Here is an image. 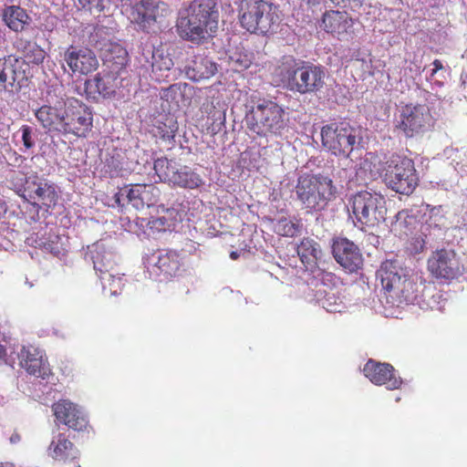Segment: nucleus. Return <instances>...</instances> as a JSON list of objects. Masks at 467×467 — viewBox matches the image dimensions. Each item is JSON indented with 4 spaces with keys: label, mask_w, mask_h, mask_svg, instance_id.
I'll list each match as a JSON object with an SVG mask.
<instances>
[{
    "label": "nucleus",
    "mask_w": 467,
    "mask_h": 467,
    "mask_svg": "<svg viewBox=\"0 0 467 467\" xmlns=\"http://www.w3.org/2000/svg\"><path fill=\"white\" fill-rule=\"evenodd\" d=\"M19 365L27 373L45 379L50 374V369L44 359V353L33 346L22 347L18 353Z\"/></svg>",
    "instance_id": "obj_18"
},
{
    "label": "nucleus",
    "mask_w": 467,
    "mask_h": 467,
    "mask_svg": "<svg viewBox=\"0 0 467 467\" xmlns=\"http://www.w3.org/2000/svg\"><path fill=\"white\" fill-rule=\"evenodd\" d=\"M171 182L177 184L180 187L194 189L199 187L202 181L201 177L192 171L188 167H182L175 170L171 176Z\"/></svg>",
    "instance_id": "obj_32"
},
{
    "label": "nucleus",
    "mask_w": 467,
    "mask_h": 467,
    "mask_svg": "<svg viewBox=\"0 0 467 467\" xmlns=\"http://www.w3.org/2000/svg\"><path fill=\"white\" fill-rule=\"evenodd\" d=\"M25 60L26 63V67H28V63L39 64L43 61L45 57V52L35 43H27L25 47L24 50Z\"/></svg>",
    "instance_id": "obj_39"
},
{
    "label": "nucleus",
    "mask_w": 467,
    "mask_h": 467,
    "mask_svg": "<svg viewBox=\"0 0 467 467\" xmlns=\"http://www.w3.org/2000/svg\"><path fill=\"white\" fill-rule=\"evenodd\" d=\"M184 72L189 79L201 81L214 76L217 72V65L205 56L195 55L187 59Z\"/></svg>",
    "instance_id": "obj_22"
},
{
    "label": "nucleus",
    "mask_w": 467,
    "mask_h": 467,
    "mask_svg": "<svg viewBox=\"0 0 467 467\" xmlns=\"http://www.w3.org/2000/svg\"><path fill=\"white\" fill-rule=\"evenodd\" d=\"M333 4L339 5L341 3H345L348 0H330Z\"/></svg>",
    "instance_id": "obj_50"
},
{
    "label": "nucleus",
    "mask_w": 467,
    "mask_h": 467,
    "mask_svg": "<svg viewBox=\"0 0 467 467\" xmlns=\"http://www.w3.org/2000/svg\"><path fill=\"white\" fill-rule=\"evenodd\" d=\"M19 181L24 184L17 190V193L31 202V204L38 210L41 205L50 208L54 206L57 200V194L55 187L52 184L47 183L42 180H38L36 177L26 178L24 175H20Z\"/></svg>",
    "instance_id": "obj_11"
},
{
    "label": "nucleus",
    "mask_w": 467,
    "mask_h": 467,
    "mask_svg": "<svg viewBox=\"0 0 467 467\" xmlns=\"http://www.w3.org/2000/svg\"><path fill=\"white\" fill-rule=\"evenodd\" d=\"M248 129L260 136H280L286 129L288 118L284 108L271 99H258L246 114Z\"/></svg>",
    "instance_id": "obj_3"
},
{
    "label": "nucleus",
    "mask_w": 467,
    "mask_h": 467,
    "mask_svg": "<svg viewBox=\"0 0 467 467\" xmlns=\"http://www.w3.org/2000/svg\"><path fill=\"white\" fill-rule=\"evenodd\" d=\"M154 171L161 180L171 182V176L175 171V163L170 161L167 158H160L154 161Z\"/></svg>",
    "instance_id": "obj_38"
},
{
    "label": "nucleus",
    "mask_w": 467,
    "mask_h": 467,
    "mask_svg": "<svg viewBox=\"0 0 467 467\" xmlns=\"http://www.w3.org/2000/svg\"><path fill=\"white\" fill-rule=\"evenodd\" d=\"M19 131L21 132V138L25 148L26 150L32 149L35 146L33 129L27 125H23Z\"/></svg>",
    "instance_id": "obj_42"
},
{
    "label": "nucleus",
    "mask_w": 467,
    "mask_h": 467,
    "mask_svg": "<svg viewBox=\"0 0 467 467\" xmlns=\"http://www.w3.org/2000/svg\"><path fill=\"white\" fill-rule=\"evenodd\" d=\"M428 270L436 278L453 279L462 273V267L453 251L441 249L429 257Z\"/></svg>",
    "instance_id": "obj_14"
},
{
    "label": "nucleus",
    "mask_w": 467,
    "mask_h": 467,
    "mask_svg": "<svg viewBox=\"0 0 467 467\" xmlns=\"http://www.w3.org/2000/svg\"><path fill=\"white\" fill-rule=\"evenodd\" d=\"M296 193L305 209L321 211L336 197L337 188L327 176L306 175L298 179Z\"/></svg>",
    "instance_id": "obj_4"
},
{
    "label": "nucleus",
    "mask_w": 467,
    "mask_h": 467,
    "mask_svg": "<svg viewBox=\"0 0 467 467\" xmlns=\"http://www.w3.org/2000/svg\"><path fill=\"white\" fill-rule=\"evenodd\" d=\"M297 254L303 263L310 264L321 258L319 244L310 238H304L297 245Z\"/></svg>",
    "instance_id": "obj_33"
},
{
    "label": "nucleus",
    "mask_w": 467,
    "mask_h": 467,
    "mask_svg": "<svg viewBox=\"0 0 467 467\" xmlns=\"http://www.w3.org/2000/svg\"><path fill=\"white\" fill-rule=\"evenodd\" d=\"M418 225L419 222L416 217L410 215L407 211L403 210L396 214L395 220L391 223L390 230L395 235L402 238L412 234Z\"/></svg>",
    "instance_id": "obj_28"
},
{
    "label": "nucleus",
    "mask_w": 467,
    "mask_h": 467,
    "mask_svg": "<svg viewBox=\"0 0 467 467\" xmlns=\"http://www.w3.org/2000/svg\"><path fill=\"white\" fill-rule=\"evenodd\" d=\"M104 56L107 62L112 63L114 70L122 69L128 62V52L119 44H109Z\"/></svg>",
    "instance_id": "obj_34"
},
{
    "label": "nucleus",
    "mask_w": 467,
    "mask_h": 467,
    "mask_svg": "<svg viewBox=\"0 0 467 467\" xmlns=\"http://www.w3.org/2000/svg\"><path fill=\"white\" fill-rule=\"evenodd\" d=\"M179 36L193 43L210 38L218 27L215 0H194L180 12L176 24Z\"/></svg>",
    "instance_id": "obj_1"
},
{
    "label": "nucleus",
    "mask_w": 467,
    "mask_h": 467,
    "mask_svg": "<svg viewBox=\"0 0 467 467\" xmlns=\"http://www.w3.org/2000/svg\"><path fill=\"white\" fill-rule=\"evenodd\" d=\"M83 7H88L90 11L101 13L109 8L110 0H78Z\"/></svg>",
    "instance_id": "obj_40"
},
{
    "label": "nucleus",
    "mask_w": 467,
    "mask_h": 467,
    "mask_svg": "<svg viewBox=\"0 0 467 467\" xmlns=\"http://www.w3.org/2000/svg\"><path fill=\"white\" fill-rule=\"evenodd\" d=\"M48 450L50 456L57 461L74 460L78 455V451L73 443L62 434L57 436V441H52Z\"/></svg>",
    "instance_id": "obj_27"
},
{
    "label": "nucleus",
    "mask_w": 467,
    "mask_h": 467,
    "mask_svg": "<svg viewBox=\"0 0 467 467\" xmlns=\"http://www.w3.org/2000/svg\"><path fill=\"white\" fill-rule=\"evenodd\" d=\"M365 376L376 385H386L388 389H399L402 381L394 375V368L388 363L369 360L364 367Z\"/></svg>",
    "instance_id": "obj_19"
},
{
    "label": "nucleus",
    "mask_w": 467,
    "mask_h": 467,
    "mask_svg": "<svg viewBox=\"0 0 467 467\" xmlns=\"http://www.w3.org/2000/svg\"><path fill=\"white\" fill-rule=\"evenodd\" d=\"M2 18L5 24L15 32L23 31L31 20L26 10L17 5L4 8Z\"/></svg>",
    "instance_id": "obj_24"
},
{
    "label": "nucleus",
    "mask_w": 467,
    "mask_h": 467,
    "mask_svg": "<svg viewBox=\"0 0 467 467\" xmlns=\"http://www.w3.org/2000/svg\"><path fill=\"white\" fill-rule=\"evenodd\" d=\"M177 94H181L179 88L176 86H170L167 88H164L161 92V98L169 101L175 99Z\"/></svg>",
    "instance_id": "obj_43"
},
{
    "label": "nucleus",
    "mask_w": 467,
    "mask_h": 467,
    "mask_svg": "<svg viewBox=\"0 0 467 467\" xmlns=\"http://www.w3.org/2000/svg\"><path fill=\"white\" fill-rule=\"evenodd\" d=\"M348 208L356 220L354 223L367 227H374L384 222L387 213L383 195L370 191H360L351 195Z\"/></svg>",
    "instance_id": "obj_5"
},
{
    "label": "nucleus",
    "mask_w": 467,
    "mask_h": 467,
    "mask_svg": "<svg viewBox=\"0 0 467 467\" xmlns=\"http://www.w3.org/2000/svg\"><path fill=\"white\" fill-rule=\"evenodd\" d=\"M66 1H67V0H53V3H54L56 5H64Z\"/></svg>",
    "instance_id": "obj_49"
},
{
    "label": "nucleus",
    "mask_w": 467,
    "mask_h": 467,
    "mask_svg": "<svg viewBox=\"0 0 467 467\" xmlns=\"http://www.w3.org/2000/svg\"><path fill=\"white\" fill-rule=\"evenodd\" d=\"M166 219L164 217H159L151 221V227L158 231L165 229Z\"/></svg>",
    "instance_id": "obj_44"
},
{
    "label": "nucleus",
    "mask_w": 467,
    "mask_h": 467,
    "mask_svg": "<svg viewBox=\"0 0 467 467\" xmlns=\"http://www.w3.org/2000/svg\"><path fill=\"white\" fill-rule=\"evenodd\" d=\"M424 229H428L427 226H423L421 225L420 226V234H415L411 240H410V251L414 254H418V253H420L423 251L424 249V246H425V239L423 238V235L424 234Z\"/></svg>",
    "instance_id": "obj_41"
},
{
    "label": "nucleus",
    "mask_w": 467,
    "mask_h": 467,
    "mask_svg": "<svg viewBox=\"0 0 467 467\" xmlns=\"http://www.w3.org/2000/svg\"><path fill=\"white\" fill-rule=\"evenodd\" d=\"M64 60L74 73L87 75L99 67V60L94 52L88 48L68 47Z\"/></svg>",
    "instance_id": "obj_16"
},
{
    "label": "nucleus",
    "mask_w": 467,
    "mask_h": 467,
    "mask_svg": "<svg viewBox=\"0 0 467 467\" xmlns=\"http://www.w3.org/2000/svg\"><path fill=\"white\" fill-rule=\"evenodd\" d=\"M332 254L337 263L350 273L358 270L363 264L359 248L347 238L334 240Z\"/></svg>",
    "instance_id": "obj_15"
},
{
    "label": "nucleus",
    "mask_w": 467,
    "mask_h": 467,
    "mask_svg": "<svg viewBox=\"0 0 467 467\" xmlns=\"http://www.w3.org/2000/svg\"><path fill=\"white\" fill-rule=\"evenodd\" d=\"M275 232L283 236L293 237L299 232L298 224L290 219L282 217L274 223Z\"/></svg>",
    "instance_id": "obj_37"
},
{
    "label": "nucleus",
    "mask_w": 467,
    "mask_h": 467,
    "mask_svg": "<svg viewBox=\"0 0 467 467\" xmlns=\"http://www.w3.org/2000/svg\"><path fill=\"white\" fill-rule=\"evenodd\" d=\"M149 264L165 275H174L180 269V261L178 255L173 253L160 252L152 254L149 259Z\"/></svg>",
    "instance_id": "obj_25"
},
{
    "label": "nucleus",
    "mask_w": 467,
    "mask_h": 467,
    "mask_svg": "<svg viewBox=\"0 0 467 467\" xmlns=\"http://www.w3.org/2000/svg\"><path fill=\"white\" fill-rule=\"evenodd\" d=\"M235 66V70H239L242 68H247L250 65V61L248 59H236L234 61Z\"/></svg>",
    "instance_id": "obj_45"
},
{
    "label": "nucleus",
    "mask_w": 467,
    "mask_h": 467,
    "mask_svg": "<svg viewBox=\"0 0 467 467\" xmlns=\"http://www.w3.org/2000/svg\"><path fill=\"white\" fill-rule=\"evenodd\" d=\"M90 113L78 105L72 103L66 106L62 133H73L78 137L85 136L91 126Z\"/></svg>",
    "instance_id": "obj_17"
},
{
    "label": "nucleus",
    "mask_w": 467,
    "mask_h": 467,
    "mask_svg": "<svg viewBox=\"0 0 467 467\" xmlns=\"http://www.w3.org/2000/svg\"><path fill=\"white\" fill-rule=\"evenodd\" d=\"M130 23L142 31H149L156 23H161L171 13L167 4L161 0H140L126 9Z\"/></svg>",
    "instance_id": "obj_10"
},
{
    "label": "nucleus",
    "mask_w": 467,
    "mask_h": 467,
    "mask_svg": "<svg viewBox=\"0 0 467 467\" xmlns=\"http://www.w3.org/2000/svg\"><path fill=\"white\" fill-rule=\"evenodd\" d=\"M86 91L96 98L102 96L103 98L110 97L114 94V86L111 84V78L109 76L100 77L97 75L94 78L88 79L85 82Z\"/></svg>",
    "instance_id": "obj_29"
},
{
    "label": "nucleus",
    "mask_w": 467,
    "mask_h": 467,
    "mask_svg": "<svg viewBox=\"0 0 467 467\" xmlns=\"http://www.w3.org/2000/svg\"><path fill=\"white\" fill-rule=\"evenodd\" d=\"M137 191H139V184H133L119 190L114 196L116 203L119 206H125L127 202L131 204L136 210L145 208L141 195L135 193Z\"/></svg>",
    "instance_id": "obj_30"
},
{
    "label": "nucleus",
    "mask_w": 467,
    "mask_h": 467,
    "mask_svg": "<svg viewBox=\"0 0 467 467\" xmlns=\"http://www.w3.org/2000/svg\"><path fill=\"white\" fill-rule=\"evenodd\" d=\"M230 257H231V259H233V260H236V259L239 257V254H238V252H236V251H233V252L230 254Z\"/></svg>",
    "instance_id": "obj_47"
},
{
    "label": "nucleus",
    "mask_w": 467,
    "mask_h": 467,
    "mask_svg": "<svg viewBox=\"0 0 467 467\" xmlns=\"http://www.w3.org/2000/svg\"><path fill=\"white\" fill-rule=\"evenodd\" d=\"M330 312L336 311V309H327Z\"/></svg>",
    "instance_id": "obj_51"
},
{
    "label": "nucleus",
    "mask_w": 467,
    "mask_h": 467,
    "mask_svg": "<svg viewBox=\"0 0 467 467\" xmlns=\"http://www.w3.org/2000/svg\"><path fill=\"white\" fill-rule=\"evenodd\" d=\"M53 411L57 420L73 430L81 431L87 426L83 412L68 400H59L55 403Z\"/></svg>",
    "instance_id": "obj_20"
},
{
    "label": "nucleus",
    "mask_w": 467,
    "mask_h": 467,
    "mask_svg": "<svg viewBox=\"0 0 467 467\" xmlns=\"http://www.w3.org/2000/svg\"><path fill=\"white\" fill-rule=\"evenodd\" d=\"M275 74L284 87L301 95L317 93L325 86L324 67L293 57L283 58Z\"/></svg>",
    "instance_id": "obj_2"
},
{
    "label": "nucleus",
    "mask_w": 467,
    "mask_h": 467,
    "mask_svg": "<svg viewBox=\"0 0 467 467\" xmlns=\"http://www.w3.org/2000/svg\"><path fill=\"white\" fill-rule=\"evenodd\" d=\"M137 191H139V184H133L119 190L114 196L116 203L119 206H125L127 202L131 204L136 210L145 208L141 195L135 193Z\"/></svg>",
    "instance_id": "obj_31"
},
{
    "label": "nucleus",
    "mask_w": 467,
    "mask_h": 467,
    "mask_svg": "<svg viewBox=\"0 0 467 467\" xmlns=\"http://www.w3.org/2000/svg\"><path fill=\"white\" fill-rule=\"evenodd\" d=\"M104 292L109 291L110 296H116L121 290L123 286L122 277L119 274L106 273L105 275H99Z\"/></svg>",
    "instance_id": "obj_35"
},
{
    "label": "nucleus",
    "mask_w": 467,
    "mask_h": 467,
    "mask_svg": "<svg viewBox=\"0 0 467 467\" xmlns=\"http://www.w3.org/2000/svg\"><path fill=\"white\" fill-rule=\"evenodd\" d=\"M386 181L388 186L396 192L405 195L412 193L419 182L412 160L392 156L387 161Z\"/></svg>",
    "instance_id": "obj_8"
},
{
    "label": "nucleus",
    "mask_w": 467,
    "mask_h": 467,
    "mask_svg": "<svg viewBox=\"0 0 467 467\" xmlns=\"http://www.w3.org/2000/svg\"><path fill=\"white\" fill-rule=\"evenodd\" d=\"M5 356V349L2 345H0V359L4 358Z\"/></svg>",
    "instance_id": "obj_48"
},
{
    "label": "nucleus",
    "mask_w": 467,
    "mask_h": 467,
    "mask_svg": "<svg viewBox=\"0 0 467 467\" xmlns=\"http://www.w3.org/2000/svg\"><path fill=\"white\" fill-rule=\"evenodd\" d=\"M135 193L141 195L145 207H150L157 202L160 190L153 184H139V191Z\"/></svg>",
    "instance_id": "obj_36"
},
{
    "label": "nucleus",
    "mask_w": 467,
    "mask_h": 467,
    "mask_svg": "<svg viewBox=\"0 0 467 467\" xmlns=\"http://www.w3.org/2000/svg\"><path fill=\"white\" fill-rule=\"evenodd\" d=\"M66 106L64 101H57L54 107L44 105L36 110L35 116L44 129L62 132Z\"/></svg>",
    "instance_id": "obj_21"
},
{
    "label": "nucleus",
    "mask_w": 467,
    "mask_h": 467,
    "mask_svg": "<svg viewBox=\"0 0 467 467\" xmlns=\"http://www.w3.org/2000/svg\"><path fill=\"white\" fill-rule=\"evenodd\" d=\"M94 269L99 273V275L110 273L114 270V254L106 250L103 244H95L90 251Z\"/></svg>",
    "instance_id": "obj_26"
},
{
    "label": "nucleus",
    "mask_w": 467,
    "mask_h": 467,
    "mask_svg": "<svg viewBox=\"0 0 467 467\" xmlns=\"http://www.w3.org/2000/svg\"><path fill=\"white\" fill-rule=\"evenodd\" d=\"M410 270L402 267L398 261H385L377 271V278L382 287L400 298V302L413 303L417 297L418 286L410 279Z\"/></svg>",
    "instance_id": "obj_6"
},
{
    "label": "nucleus",
    "mask_w": 467,
    "mask_h": 467,
    "mask_svg": "<svg viewBox=\"0 0 467 467\" xmlns=\"http://www.w3.org/2000/svg\"><path fill=\"white\" fill-rule=\"evenodd\" d=\"M322 144L335 155L348 156L359 143V131L346 123L327 125L321 130Z\"/></svg>",
    "instance_id": "obj_9"
},
{
    "label": "nucleus",
    "mask_w": 467,
    "mask_h": 467,
    "mask_svg": "<svg viewBox=\"0 0 467 467\" xmlns=\"http://www.w3.org/2000/svg\"><path fill=\"white\" fill-rule=\"evenodd\" d=\"M431 125V116L425 105H406L400 111L397 128L408 138L422 134Z\"/></svg>",
    "instance_id": "obj_12"
},
{
    "label": "nucleus",
    "mask_w": 467,
    "mask_h": 467,
    "mask_svg": "<svg viewBox=\"0 0 467 467\" xmlns=\"http://www.w3.org/2000/svg\"><path fill=\"white\" fill-rule=\"evenodd\" d=\"M352 26L353 21L346 12L330 11L323 16V28L328 33L337 35V36L347 34Z\"/></svg>",
    "instance_id": "obj_23"
},
{
    "label": "nucleus",
    "mask_w": 467,
    "mask_h": 467,
    "mask_svg": "<svg viewBox=\"0 0 467 467\" xmlns=\"http://www.w3.org/2000/svg\"><path fill=\"white\" fill-rule=\"evenodd\" d=\"M432 65L434 67L431 71V76H433L435 73H437L438 70H441L443 68L442 63L438 59L434 60Z\"/></svg>",
    "instance_id": "obj_46"
},
{
    "label": "nucleus",
    "mask_w": 467,
    "mask_h": 467,
    "mask_svg": "<svg viewBox=\"0 0 467 467\" xmlns=\"http://www.w3.org/2000/svg\"><path fill=\"white\" fill-rule=\"evenodd\" d=\"M26 71L25 59L12 55L0 58V89L8 92L19 90L26 78Z\"/></svg>",
    "instance_id": "obj_13"
},
{
    "label": "nucleus",
    "mask_w": 467,
    "mask_h": 467,
    "mask_svg": "<svg viewBox=\"0 0 467 467\" xmlns=\"http://www.w3.org/2000/svg\"><path fill=\"white\" fill-rule=\"evenodd\" d=\"M239 17L244 28L259 34L267 33L278 21L276 7L264 0H244Z\"/></svg>",
    "instance_id": "obj_7"
}]
</instances>
